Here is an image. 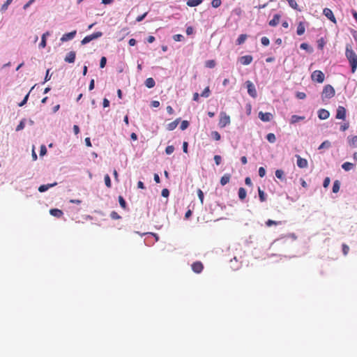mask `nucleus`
Masks as SVG:
<instances>
[{
    "instance_id": "18",
    "label": "nucleus",
    "mask_w": 357,
    "mask_h": 357,
    "mask_svg": "<svg viewBox=\"0 0 357 357\" xmlns=\"http://www.w3.org/2000/svg\"><path fill=\"white\" fill-rule=\"evenodd\" d=\"M56 185V183H51V184H47V185H41L38 188V191L40 192H44L47 191L50 188L53 187Z\"/></svg>"
},
{
    "instance_id": "31",
    "label": "nucleus",
    "mask_w": 357,
    "mask_h": 357,
    "mask_svg": "<svg viewBox=\"0 0 357 357\" xmlns=\"http://www.w3.org/2000/svg\"><path fill=\"white\" fill-rule=\"evenodd\" d=\"M288 3L290 7L295 10H298V4L295 0H286Z\"/></svg>"
},
{
    "instance_id": "20",
    "label": "nucleus",
    "mask_w": 357,
    "mask_h": 357,
    "mask_svg": "<svg viewBox=\"0 0 357 357\" xmlns=\"http://www.w3.org/2000/svg\"><path fill=\"white\" fill-rule=\"evenodd\" d=\"M145 85L147 88L151 89L155 86V82L152 77H149L145 81Z\"/></svg>"
},
{
    "instance_id": "53",
    "label": "nucleus",
    "mask_w": 357,
    "mask_h": 357,
    "mask_svg": "<svg viewBox=\"0 0 357 357\" xmlns=\"http://www.w3.org/2000/svg\"><path fill=\"white\" fill-rule=\"evenodd\" d=\"M296 97L298 99H305L306 98V94L304 92H297Z\"/></svg>"
},
{
    "instance_id": "29",
    "label": "nucleus",
    "mask_w": 357,
    "mask_h": 357,
    "mask_svg": "<svg viewBox=\"0 0 357 357\" xmlns=\"http://www.w3.org/2000/svg\"><path fill=\"white\" fill-rule=\"evenodd\" d=\"M304 119H305L304 116H298V115H293L291 116V123H295L298 122L301 120H303Z\"/></svg>"
},
{
    "instance_id": "51",
    "label": "nucleus",
    "mask_w": 357,
    "mask_h": 357,
    "mask_svg": "<svg viewBox=\"0 0 357 357\" xmlns=\"http://www.w3.org/2000/svg\"><path fill=\"white\" fill-rule=\"evenodd\" d=\"M259 175L261 178H263L266 175V169L263 167H259Z\"/></svg>"
},
{
    "instance_id": "5",
    "label": "nucleus",
    "mask_w": 357,
    "mask_h": 357,
    "mask_svg": "<svg viewBox=\"0 0 357 357\" xmlns=\"http://www.w3.org/2000/svg\"><path fill=\"white\" fill-rule=\"evenodd\" d=\"M245 85H246V87L248 89V94L252 97V98H256L257 96V91H256V89H255V85L252 84V82L251 81H246L245 82Z\"/></svg>"
},
{
    "instance_id": "62",
    "label": "nucleus",
    "mask_w": 357,
    "mask_h": 357,
    "mask_svg": "<svg viewBox=\"0 0 357 357\" xmlns=\"http://www.w3.org/2000/svg\"><path fill=\"white\" fill-rule=\"evenodd\" d=\"M349 128V123H344L343 125H342L340 126V130L342 131H345L346 130H347Z\"/></svg>"
},
{
    "instance_id": "60",
    "label": "nucleus",
    "mask_w": 357,
    "mask_h": 357,
    "mask_svg": "<svg viewBox=\"0 0 357 357\" xmlns=\"http://www.w3.org/2000/svg\"><path fill=\"white\" fill-rule=\"evenodd\" d=\"M102 105L104 107H107L109 106V101L107 98L103 99Z\"/></svg>"
},
{
    "instance_id": "35",
    "label": "nucleus",
    "mask_w": 357,
    "mask_h": 357,
    "mask_svg": "<svg viewBox=\"0 0 357 357\" xmlns=\"http://www.w3.org/2000/svg\"><path fill=\"white\" fill-rule=\"evenodd\" d=\"M119 202L121 207L123 208V209H126L127 206L126 202L122 196L119 197Z\"/></svg>"
},
{
    "instance_id": "17",
    "label": "nucleus",
    "mask_w": 357,
    "mask_h": 357,
    "mask_svg": "<svg viewBox=\"0 0 357 357\" xmlns=\"http://www.w3.org/2000/svg\"><path fill=\"white\" fill-rule=\"evenodd\" d=\"M305 27L303 22H300L297 26L296 33L298 36H301L305 33Z\"/></svg>"
},
{
    "instance_id": "58",
    "label": "nucleus",
    "mask_w": 357,
    "mask_h": 357,
    "mask_svg": "<svg viewBox=\"0 0 357 357\" xmlns=\"http://www.w3.org/2000/svg\"><path fill=\"white\" fill-rule=\"evenodd\" d=\"M259 199L261 202H264L265 201V197H264V193L262 190H261L260 189H259Z\"/></svg>"
},
{
    "instance_id": "21",
    "label": "nucleus",
    "mask_w": 357,
    "mask_h": 357,
    "mask_svg": "<svg viewBox=\"0 0 357 357\" xmlns=\"http://www.w3.org/2000/svg\"><path fill=\"white\" fill-rule=\"evenodd\" d=\"M349 144L353 147L356 146L357 144V136H349L348 137Z\"/></svg>"
},
{
    "instance_id": "3",
    "label": "nucleus",
    "mask_w": 357,
    "mask_h": 357,
    "mask_svg": "<svg viewBox=\"0 0 357 357\" xmlns=\"http://www.w3.org/2000/svg\"><path fill=\"white\" fill-rule=\"evenodd\" d=\"M102 36L101 31L95 32L91 35L85 36L81 41L82 45H86L93 40H96Z\"/></svg>"
},
{
    "instance_id": "8",
    "label": "nucleus",
    "mask_w": 357,
    "mask_h": 357,
    "mask_svg": "<svg viewBox=\"0 0 357 357\" xmlns=\"http://www.w3.org/2000/svg\"><path fill=\"white\" fill-rule=\"evenodd\" d=\"M76 33H77V31L76 30H74V31H73L71 32L65 33L61 38V42H66V41L70 40H72V39H73L75 38V36H76Z\"/></svg>"
},
{
    "instance_id": "7",
    "label": "nucleus",
    "mask_w": 357,
    "mask_h": 357,
    "mask_svg": "<svg viewBox=\"0 0 357 357\" xmlns=\"http://www.w3.org/2000/svg\"><path fill=\"white\" fill-rule=\"evenodd\" d=\"M259 118L264 122H268L273 119V114L270 112H259Z\"/></svg>"
},
{
    "instance_id": "28",
    "label": "nucleus",
    "mask_w": 357,
    "mask_h": 357,
    "mask_svg": "<svg viewBox=\"0 0 357 357\" xmlns=\"http://www.w3.org/2000/svg\"><path fill=\"white\" fill-rule=\"evenodd\" d=\"M275 176L280 179V180H284V171L282 170V169H277L275 171Z\"/></svg>"
},
{
    "instance_id": "56",
    "label": "nucleus",
    "mask_w": 357,
    "mask_h": 357,
    "mask_svg": "<svg viewBox=\"0 0 357 357\" xmlns=\"http://www.w3.org/2000/svg\"><path fill=\"white\" fill-rule=\"evenodd\" d=\"M161 195L164 197H167L169 195V191L168 189L165 188L162 190Z\"/></svg>"
},
{
    "instance_id": "50",
    "label": "nucleus",
    "mask_w": 357,
    "mask_h": 357,
    "mask_svg": "<svg viewBox=\"0 0 357 357\" xmlns=\"http://www.w3.org/2000/svg\"><path fill=\"white\" fill-rule=\"evenodd\" d=\"M349 251V248L347 245L343 244L342 245V252L344 255H347Z\"/></svg>"
},
{
    "instance_id": "24",
    "label": "nucleus",
    "mask_w": 357,
    "mask_h": 357,
    "mask_svg": "<svg viewBox=\"0 0 357 357\" xmlns=\"http://www.w3.org/2000/svg\"><path fill=\"white\" fill-rule=\"evenodd\" d=\"M246 195H247V192H246L245 189L243 188H240L239 190H238V197H239V199L241 200H243L246 197Z\"/></svg>"
},
{
    "instance_id": "64",
    "label": "nucleus",
    "mask_w": 357,
    "mask_h": 357,
    "mask_svg": "<svg viewBox=\"0 0 357 357\" xmlns=\"http://www.w3.org/2000/svg\"><path fill=\"white\" fill-rule=\"evenodd\" d=\"M151 106L153 107H158L160 106V102L158 100H153L151 102Z\"/></svg>"
},
{
    "instance_id": "11",
    "label": "nucleus",
    "mask_w": 357,
    "mask_h": 357,
    "mask_svg": "<svg viewBox=\"0 0 357 357\" xmlns=\"http://www.w3.org/2000/svg\"><path fill=\"white\" fill-rule=\"evenodd\" d=\"M346 117V109L342 106H339L337 109L336 119H345Z\"/></svg>"
},
{
    "instance_id": "43",
    "label": "nucleus",
    "mask_w": 357,
    "mask_h": 357,
    "mask_svg": "<svg viewBox=\"0 0 357 357\" xmlns=\"http://www.w3.org/2000/svg\"><path fill=\"white\" fill-rule=\"evenodd\" d=\"M261 44L263 45H264V46L268 45L269 43H270L269 39L267 37H266V36L262 37L261 39Z\"/></svg>"
},
{
    "instance_id": "14",
    "label": "nucleus",
    "mask_w": 357,
    "mask_h": 357,
    "mask_svg": "<svg viewBox=\"0 0 357 357\" xmlns=\"http://www.w3.org/2000/svg\"><path fill=\"white\" fill-rule=\"evenodd\" d=\"M297 157V165L300 168H306L308 165L307 160L305 158H302L299 155H296Z\"/></svg>"
},
{
    "instance_id": "26",
    "label": "nucleus",
    "mask_w": 357,
    "mask_h": 357,
    "mask_svg": "<svg viewBox=\"0 0 357 357\" xmlns=\"http://www.w3.org/2000/svg\"><path fill=\"white\" fill-rule=\"evenodd\" d=\"M340 188V183L338 180H336L333 183V192L337 193L339 192Z\"/></svg>"
},
{
    "instance_id": "15",
    "label": "nucleus",
    "mask_w": 357,
    "mask_h": 357,
    "mask_svg": "<svg viewBox=\"0 0 357 357\" xmlns=\"http://www.w3.org/2000/svg\"><path fill=\"white\" fill-rule=\"evenodd\" d=\"M280 17L281 16L279 14L274 15L273 18L269 21L268 24L271 26H277L280 22Z\"/></svg>"
},
{
    "instance_id": "57",
    "label": "nucleus",
    "mask_w": 357,
    "mask_h": 357,
    "mask_svg": "<svg viewBox=\"0 0 357 357\" xmlns=\"http://www.w3.org/2000/svg\"><path fill=\"white\" fill-rule=\"evenodd\" d=\"M147 13H148L146 12V13H144L143 15L138 16V17L136 18V21H137V22H141V21H142V20L145 18V17L147 15Z\"/></svg>"
},
{
    "instance_id": "40",
    "label": "nucleus",
    "mask_w": 357,
    "mask_h": 357,
    "mask_svg": "<svg viewBox=\"0 0 357 357\" xmlns=\"http://www.w3.org/2000/svg\"><path fill=\"white\" fill-rule=\"evenodd\" d=\"M215 62L214 60H208L206 61V66L210 68L215 67Z\"/></svg>"
},
{
    "instance_id": "46",
    "label": "nucleus",
    "mask_w": 357,
    "mask_h": 357,
    "mask_svg": "<svg viewBox=\"0 0 357 357\" xmlns=\"http://www.w3.org/2000/svg\"><path fill=\"white\" fill-rule=\"evenodd\" d=\"M29 93H28L25 96V97L24 98V99L22 100V101L18 104L19 107H22V106H24V105L26 103V102H27V100H28V98H29Z\"/></svg>"
},
{
    "instance_id": "32",
    "label": "nucleus",
    "mask_w": 357,
    "mask_h": 357,
    "mask_svg": "<svg viewBox=\"0 0 357 357\" xmlns=\"http://www.w3.org/2000/svg\"><path fill=\"white\" fill-rule=\"evenodd\" d=\"M266 139L271 143H274L276 140L275 135L273 133H268L266 135Z\"/></svg>"
},
{
    "instance_id": "9",
    "label": "nucleus",
    "mask_w": 357,
    "mask_h": 357,
    "mask_svg": "<svg viewBox=\"0 0 357 357\" xmlns=\"http://www.w3.org/2000/svg\"><path fill=\"white\" fill-rule=\"evenodd\" d=\"M252 60H253V58L251 55L243 56L238 59L239 62L243 66H247V65L250 64L252 63Z\"/></svg>"
},
{
    "instance_id": "1",
    "label": "nucleus",
    "mask_w": 357,
    "mask_h": 357,
    "mask_svg": "<svg viewBox=\"0 0 357 357\" xmlns=\"http://www.w3.org/2000/svg\"><path fill=\"white\" fill-rule=\"evenodd\" d=\"M345 55L351 68V73H354L357 69V54L350 45L346 46Z\"/></svg>"
},
{
    "instance_id": "12",
    "label": "nucleus",
    "mask_w": 357,
    "mask_h": 357,
    "mask_svg": "<svg viewBox=\"0 0 357 357\" xmlns=\"http://www.w3.org/2000/svg\"><path fill=\"white\" fill-rule=\"evenodd\" d=\"M76 53L74 51H71L68 52L66 57L64 58V61L67 63H72L75 61Z\"/></svg>"
},
{
    "instance_id": "61",
    "label": "nucleus",
    "mask_w": 357,
    "mask_h": 357,
    "mask_svg": "<svg viewBox=\"0 0 357 357\" xmlns=\"http://www.w3.org/2000/svg\"><path fill=\"white\" fill-rule=\"evenodd\" d=\"M50 78H51V75H50V70L48 69L46 72V75L45 77V82L49 81L50 79Z\"/></svg>"
},
{
    "instance_id": "52",
    "label": "nucleus",
    "mask_w": 357,
    "mask_h": 357,
    "mask_svg": "<svg viewBox=\"0 0 357 357\" xmlns=\"http://www.w3.org/2000/svg\"><path fill=\"white\" fill-rule=\"evenodd\" d=\"M209 93H210V91H209V88L208 87H206L202 92V93L201 94L202 96L203 97H208L209 96Z\"/></svg>"
},
{
    "instance_id": "4",
    "label": "nucleus",
    "mask_w": 357,
    "mask_h": 357,
    "mask_svg": "<svg viewBox=\"0 0 357 357\" xmlns=\"http://www.w3.org/2000/svg\"><path fill=\"white\" fill-rule=\"evenodd\" d=\"M311 78L314 82L322 83L324 81L325 76L322 71L317 70L312 73Z\"/></svg>"
},
{
    "instance_id": "39",
    "label": "nucleus",
    "mask_w": 357,
    "mask_h": 357,
    "mask_svg": "<svg viewBox=\"0 0 357 357\" xmlns=\"http://www.w3.org/2000/svg\"><path fill=\"white\" fill-rule=\"evenodd\" d=\"M174 151V146L172 145H170V146H167L165 149V153L167 154V155H170L172 154Z\"/></svg>"
},
{
    "instance_id": "19",
    "label": "nucleus",
    "mask_w": 357,
    "mask_h": 357,
    "mask_svg": "<svg viewBox=\"0 0 357 357\" xmlns=\"http://www.w3.org/2000/svg\"><path fill=\"white\" fill-rule=\"evenodd\" d=\"M355 165L351 163V162H344L342 165V169L344 170V171H350L351 169H352L354 167Z\"/></svg>"
},
{
    "instance_id": "30",
    "label": "nucleus",
    "mask_w": 357,
    "mask_h": 357,
    "mask_svg": "<svg viewBox=\"0 0 357 357\" xmlns=\"http://www.w3.org/2000/svg\"><path fill=\"white\" fill-rule=\"evenodd\" d=\"M13 0H6V1L1 6V11L2 13L5 12L7 9L8 6L12 3Z\"/></svg>"
},
{
    "instance_id": "48",
    "label": "nucleus",
    "mask_w": 357,
    "mask_h": 357,
    "mask_svg": "<svg viewBox=\"0 0 357 357\" xmlns=\"http://www.w3.org/2000/svg\"><path fill=\"white\" fill-rule=\"evenodd\" d=\"M106 63H107V59H106V57L102 56V57L100 59V67L101 68H103L105 66Z\"/></svg>"
},
{
    "instance_id": "47",
    "label": "nucleus",
    "mask_w": 357,
    "mask_h": 357,
    "mask_svg": "<svg viewBox=\"0 0 357 357\" xmlns=\"http://www.w3.org/2000/svg\"><path fill=\"white\" fill-rule=\"evenodd\" d=\"M184 38L183 36L181 35V34H176L173 36V39L175 40V41H181L183 40Z\"/></svg>"
},
{
    "instance_id": "63",
    "label": "nucleus",
    "mask_w": 357,
    "mask_h": 357,
    "mask_svg": "<svg viewBox=\"0 0 357 357\" xmlns=\"http://www.w3.org/2000/svg\"><path fill=\"white\" fill-rule=\"evenodd\" d=\"M193 33V28L192 26H188L186 29L187 35H191Z\"/></svg>"
},
{
    "instance_id": "49",
    "label": "nucleus",
    "mask_w": 357,
    "mask_h": 357,
    "mask_svg": "<svg viewBox=\"0 0 357 357\" xmlns=\"http://www.w3.org/2000/svg\"><path fill=\"white\" fill-rule=\"evenodd\" d=\"M331 180L329 177H326L324 180L323 186L324 188H326L328 187L330 184Z\"/></svg>"
},
{
    "instance_id": "16",
    "label": "nucleus",
    "mask_w": 357,
    "mask_h": 357,
    "mask_svg": "<svg viewBox=\"0 0 357 357\" xmlns=\"http://www.w3.org/2000/svg\"><path fill=\"white\" fill-rule=\"evenodd\" d=\"M50 213L56 218H61L63 214V211L58 208L50 209Z\"/></svg>"
},
{
    "instance_id": "33",
    "label": "nucleus",
    "mask_w": 357,
    "mask_h": 357,
    "mask_svg": "<svg viewBox=\"0 0 357 357\" xmlns=\"http://www.w3.org/2000/svg\"><path fill=\"white\" fill-rule=\"evenodd\" d=\"M300 47L302 49V50H305L307 52H312V48L310 47L309 46L308 44L305 43H301V45H300Z\"/></svg>"
},
{
    "instance_id": "23",
    "label": "nucleus",
    "mask_w": 357,
    "mask_h": 357,
    "mask_svg": "<svg viewBox=\"0 0 357 357\" xmlns=\"http://www.w3.org/2000/svg\"><path fill=\"white\" fill-rule=\"evenodd\" d=\"M202 1V0H188L187 5L190 7H195L199 6Z\"/></svg>"
},
{
    "instance_id": "55",
    "label": "nucleus",
    "mask_w": 357,
    "mask_h": 357,
    "mask_svg": "<svg viewBox=\"0 0 357 357\" xmlns=\"http://www.w3.org/2000/svg\"><path fill=\"white\" fill-rule=\"evenodd\" d=\"M214 160H215V164L217 165H219L221 163L222 158L220 155H215Z\"/></svg>"
},
{
    "instance_id": "37",
    "label": "nucleus",
    "mask_w": 357,
    "mask_h": 357,
    "mask_svg": "<svg viewBox=\"0 0 357 357\" xmlns=\"http://www.w3.org/2000/svg\"><path fill=\"white\" fill-rule=\"evenodd\" d=\"M104 179H105V183L106 186L107 188H111L112 183H111V179H110L109 176L108 174H106L105 176Z\"/></svg>"
},
{
    "instance_id": "42",
    "label": "nucleus",
    "mask_w": 357,
    "mask_h": 357,
    "mask_svg": "<svg viewBox=\"0 0 357 357\" xmlns=\"http://www.w3.org/2000/svg\"><path fill=\"white\" fill-rule=\"evenodd\" d=\"M110 217L113 220H119L121 218V216L118 214L117 212L116 211H112L111 213H110Z\"/></svg>"
},
{
    "instance_id": "10",
    "label": "nucleus",
    "mask_w": 357,
    "mask_h": 357,
    "mask_svg": "<svg viewBox=\"0 0 357 357\" xmlns=\"http://www.w3.org/2000/svg\"><path fill=\"white\" fill-rule=\"evenodd\" d=\"M324 15L331 22L336 23V19L333 15V11L328 8H325L323 10Z\"/></svg>"
},
{
    "instance_id": "54",
    "label": "nucleus",
    "mask_w": 357,
    "mask_h": 357,
    "mask_svg": "<svg viewBox=\"0 0 357 357\" xmlns=\"http://www.w3.org/2000/svg\"><path fill=\"white\" fill-rule=\"evenodd\" d=\"M197 195H198V197L201 201V203H203V201H204V193L203 192L200 190V189H198L197 190Z\"/></svg>"
},
{
    "instance_id": "2",
    "label": "nucleus",
    "mask_w": 357,
    "mask_h": 357,
    "mask_svg": "<svg viewBox=\"0 0 357 357\" xmlns=\"http://www.w3.org/2000/svg\"><path fill=\"white\" fill-rule=\"evenodd\" d=\"M335 94V91L334 89V88L330 85V84H327L326 85L324 89H323V91H322V99L324 100L325 98L326 99H330L331 98H333Z\"/></svg>"
},
{
    "instance_id": "45",
    "label": "nucleus",
    "mask_w": 357,
    "mask_h": 357,
    "mask_svg": "<svg viewBox=\"0 0 357 357\" xmlns=\"http://www.w3.org/2000/svg\"><path fill=\"white\" fill-rule=\"evenodd\" d=\"M222 3L221 0H213L211 2L212 6L214 8L219 7Z\"/></svg>"
},
{
    "instance_id": "25",
    "label": "nucleus",
    "mask_w": 357,
    "mask_h": 357,
    "mask_svg": "<svg viewBox=\"0 0 357 357\" xmlns=\"http://www.w3.org/2000/svg\"><path fill=\"white\" fill-rule=\"evenodd\" d=\"M248 36L246 34H241L238 38L236 40V44L237 45H241L243 44L245 40L247 39Z\"/></svg>"
},
{
    "instance_id": "41",
    "label": "nucleus",
    "mask_w": 357,
    "mask_h": 357,
    "mask_svg": "<svg viewBox=\"0 0 357 357\" xmlns=\"http://www.w3.org/2000/svg\"><path fill=\"white\" fill-rule=\"evenodd\" d=\"M211 137L215 140H220L221 138L220 135L216 131H213L211 132Z\"/></svg>"
},
{
    "instance_id": "38",
    "label": "nucleus",
    "mask_w": 357,
    "mask_h": 357,
    "mask_svg": "<svg viewBox=\"0 0 357 357\" xmlns=\"http://www.w3.org/2000/svg\"><path fill=\"white\" fill-rule=\"evenodd\" d=\"M25 119H23L22 120L20 123L18 124V126L16 127V131H20L22 129H24V126H25Z\"/></svg>"
},
{
    "instance_id": "22",
    "label": "nucleus",
    "mask_w": 357,
    "mask_h": 357,
    "mask_svg": "<svg viewBox=\"0 0 357 357\" xmlns=\"http://www.w3.org/2000/svg\"><path fill=\"white\" fill-rule=\"evenodd\" d=\"M179 119L169 123L168 125H167V130H174L176 126H178V122H179Z\"/></svg>"
},
{
    "instance_id": "6",
    "label": "nucleus",
    "mask_w": 357,
    "mask_h": 357,
    "mask_svg": "<svg viewBox=\"0 0 357 357\" xmlns=\"http://www.w3.org/2000/svg\"><path fill=\"white\" fill-rule=\"evenodd\" d=\"M192 270L195 273H200L204 269V265L201 261H195L192 265Z\"/></svg>"
},
{
    "instance_id": "44",
    "label": "nucleus",
    "mask_w": 357,
    "mask_h": 357,
    "mask_svg": "<svg viewBox=\"0 0 357 357\" xmlns=\"http://www.w3.org/2000/svg\"><path fill=\"white\" fill-rule=\"evenodd\" d=\"M189 126V123L188 121H183L181 122V126H180V128L182 130H185Z\"/></svg>"
},
{
    "instance_id": "59",
    "label": "nucleus",
    "mask_w": 357,
    "mask_h": 357,
    "mask_svg": "<svg viewBox=\"0 0 357 357\" xmlns=\"http://www.w3.org/2000/svg\"><path fill=\"white\" fill-rule=\"evenodd\" d=\"M46 153H47L46 147H45L44 145H43V146L40 147V154L41 155H45Z\"/></svg>"
},
{
    "instance_id": "36",
    "label": "nucleus",
    "mask_w": 357,
    "mask_h": 357,
    "mask_svg": "<svg viewBox=\"0 0 357 357\" xmlns=\"http://www.w3.org/2000/svg\"><path fill=\"white\" fill-rule=\"evenodd\" d=\"M280 224H281V222H277V221L272 220H268L266 222V225L267 227H271L272 225H280Z\"/></svg>"
},
{
    "instance_id": "27",
    "label": "nucleus",
    "mask_w": 357,
    "mask_h": 357,
    "mask_svg": "<svg viewBox=\"0 0 357 357\" xmlns=\"http://www.w3.org/2000/svg\"><path fill=\"white\" fill-rule=\"evenodd\" d=\"M49 34H50L49 32H46V33L43 34L42 38H41V42L40 43V47H41L43 48L45 47V46H46V37L47 36H49Z\"/></svg>"
},
{
    "instance_id": "13",
    "label": "nucleus",
    "mask_w": 357,
    "mask_h": 357,
    "mask_svg": "<svg viewBox=\"0 0 357 357\" xmlns=\"http://www.w3.org/2000/svg\"><path fill=\"white\" fill-rule=\"evenodd\" d=\"M329 116H330L329 112L325 109H320L318 111V117L321 120L327 119L329 117Z\"/></svg>"
},
{
    "instance_id": "34",
    "label": "nucleus",
    "mask_w": 357,
    "mask_h": 357,
    "mask_svg": "<svg viewBox=\"0 0 357 357\" xmlns=\"http://www.w3.org/2000/svg\"><path fill=\"white\" fill-rule=\"evenodd\" d=\"M331 142L328 140H326L321 144V145L319 146V149L320 150L325 148L328 149L331 146Z\"/></svg>"
}]
</instances>
